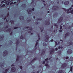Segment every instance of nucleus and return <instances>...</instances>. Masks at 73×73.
Listing matches in <instances>:
<instances>
[{"label": "nucleus", "instance_id": "64", "mask_svg": "<svg viewBox=\"0 0 73 73\" xmlns=\"http://www.w3.org/2000/svg\"><path fill=\"white\" fill-rule=\"evenodd\" d=\"M36 20L37 21H38V20H39V18H37L36 19Z\"/></svg>", "mask_w": 73, "mask_h": 73}, {"label": "nucleus", "instance_id": "19", "mask_svg": "<svg viewBox=\"0 0 73 73\" xmlns=\"http://www.w3.org/2000/svg\"><path fill=\"white\" fill-rule=\"evenodd\" d=\"M20 58V56H19L18 55L17 56V58L16 59V61H19V59Z\"/></svg>", "mask_w": 73, "mask_h": 73}, {"label": "nucleus", "instance_id": "54", "mask_svg": "<svg viewBox=\"0 0 73 73\" xmlns=\"http://www.w3.org/2000/svg\"><path fill=\"white\" fill-rule=\"evenodd\" d=\"M60 41H62V42H63V40L61 39L60 40Z\"/></svg>", "mask_w": 73, "mask_h": 73}, {"label": "nucleus", "instance_id": "4", "mask_svg": "<svg viewBox=\"0 0 73 73\" xmlns=\"http://www.w3.org/2000/svg\"><path fill=\"white\" fill-rule=\"evenodd\" d=\"M62 20H63V17H61L58 20V23H61Z\"/></svg>", "mask_w": 73, "mask_h": 73}, {"label": "nucleus", "instance_id": "2", "mask_svg": "<svg viewBox=\"0 0 73 73\" xmlns=\"http://www.w3.org/2000/svg\"><path fill=\"white\" fill-rule=\"evenodd\" d=\"M45 38L46 39H45L44 40L46 42H48V41H49V36L48 35H46L45 36Z\"/></svg>", "mask_w": 73, "mask_h": 73}, {"label": "nucleus", "instance_id": "3", "mask_svg": "<svg viewBox=\"0 0 73 73\" xmlns=\"http://www.w3.org/2000/svg\"><path fill=\"white\" fill-rule=\"evenodd\" d=\"M66 66H67V64L66 63H64L62 64L61 68L62 69H64V68H65Z\"/></svg>", "mask_w": 73, "mask_h": 73}, {"label": "nucleus", "instance_id": "53", "mask_svg": "<svg viewBox=\"0 0 73 73\" xmlns=\"http://www.w3.org/2000/svg\"><path fill=\"white\" fill-rule=\"evenodd\" d=\"M58 49H61V46H59L58 47Z\"/></svg>", "mask_w": 73, "mask_h": 73}, {"label": "nucleus", "instance_id": "42", "mask_svg": "<svg viewBox=\"0 0 73 73\" xmlns=\"http://www.w3.org/2000/svg\"><path fill=\"white\" fill-rule=\"evenodd\" d=\"M31 21V19H28L27 20V21H28L29 23Z\"/></svg>", "mask_w": 73, "mask_h": 73}, {"label": "nucleus", "instance_id": "28", "mask_svg": "<svg viewBox=\"0 0 73 73\" xmlns=\"http://www.w3.org/2000/svg\"><path fill=\"white\" fill-rule=\"evenodd\" d=\"M6 31H9V32H11V29L10 28L8 29L7 30H6Z\"/></svg>", "mask_w": 73, "mask_h": 73}, {"label": "nucleus", "instance_id": "26", "mask_svg": "<svg viewBox=\"0 0 73 73\" xmlns=\"http://www.w3.org/2000/svg\"><path fill=\"white\" fill-rule=\"evenodd\" d=\"M73 44V42H72L71 41L70 42H69V45H72V44Z\"/></svg>", "mask_w": 73, "mask_h": 73}, {"label": "nucleus", "instance_id": "56", "mask_svg": "<svg viewBox=\"0 0 73 73\" xmlns=\"http://www.w3.org/2000/svg\"><path fill=\"white\" fill-rule=\"evenodd\" d=\"M58 50V48H55V50H56V51H57Z\"/></svg>", "mask_w": 73, "mask_h": 73}, {"label": "nucleus", "instance_id": "13", "mask_svg": "<svg viewBox=\"0 0 73 73\" xmlns=\"http://www.w3.org/2000/svg\"><path fill=\"white\" fill-rule=\"evenodd\" d=\"M46 23L45 24L46 25H49L50 24V23L49 22V20L48 21H46Z\"/></svg>", "mask_w": 73, "mask_h": 73}, {"label": "nucleus", "instance_id": "5", "mask_svg": "<svg viewBox=\"0 0 73 73\" xmlns=\"http://www.w3.org/2000/svg\"><path fill=\"white\" fill-rule=\"evenodd\" d=\"M72 52H73V51L70 49H68L67 51L68 54H71Z\"/></svg>", "mask_w": 73, "mask_h": 73}, {"label": "nucleus", "instance_id": "14", "mask_svg": "<svg viewBox=\"0 0 73 73\" xmlns=\"http://www.w3.org/2000/svg\"><path fill=\"white\" fill-rule=\"evenodd\" d=\"M45 54V51L43 50L42 52V53L41 54V56H42V55H44Z\"/></svg>", "mask_w": 73, "mask_h": 73}, {"label": "nucleus", "instance_id": "12", "mask_svg": "<svg viewBox=\"0 0 73 73\" xmlns=\"http://www.w3.org/2000/svg\"><path fill=\"white\" fill-rule=\"evenodd\" d=\"M70 35V33L69 32L67 33H66L64 37L65 38H66V37H67V36H69Z\"/></svg>", "mask_w": 73, "mask_h": 73}, {"label": "nucleus", "instance_id": "46", "mask_svg": "<svg viewBox=\"0 0 73 73\" xmlns=\"http://www.w3.org/2000/svg\"><path fill=\"white\" fill-rule=\"evenodd\" d=\"M4 38V36H1V38H2V39H3Z\"/></svg>", "mask_w": 73, "mask_h": 73}, {"label": "nucleus", "instance_id": "50", "mask_svg": "<svg viewBox=\"0 0 73 73\" xmlns=\"http://www.w3.org/2000/svg\"><path fill=\"white\" fill-rule=\"evenodd\" d=\"M62 26H60V29H62Z\"/></svg>", "mask_w": 73, "mask_h": 73}, {"label": "nucleus", "instance_id": "16", "mask_svg": "<svg viewBox=\"0 0 73 73\" xmlns=\"http://www.w3.org/2000/svg\"><path fill=\"white\" fill-rule=\"evenodd\" d=\"M0 65H1V67L2 68H4V64L3 63H0Z\"/></svg>", "mask_w": 73, "mask_h": 73}, {"label": "nucleus", "instance_id": "22", "mask_svg": "<svg viewBox=\"0 0 73 73\" xmlns=\"http://www.w3.org/2000/svg\"><path fill=\"white\" fill-rule=\"evenodd\" d=\"M43 45L44 46H47V44H46L45 42H43Z\"/></svg>", "mask_w": 73, "mask_h": 73}, {"label": "nucleus", "instance_id": "20", "mask_svg": "<svg viewBox=\"0 0 73 73\" xmlns=\"http://www.w3.org/2000/svg\"><path fill=\"white\" fill-rule=\"evenodd\" d=\"M25 28H27V29H28V28H30V29H29V30H30V31L32 30V28L31 27H25Z\"/></svg>", "mask_w": 73, "mask_h": 73}, {"label": "nucleus", "instance_id": "9", "mask_svg": "<svg viewBox=\"0 0 73 73\" xmlns=\"http://www.w3.org/2000/svg\"><path fill=\"white\" fill-rule=\"evenodd\" d=\"M54 49L53 48H51V50H50V54L51 55L53 53H54Z\"/></svg>", "mask_w": 73, "mask_h": 73}, {"label": "nucleus", "instance_id": "17", "mask_svg": "<svg viewBox=\"0 0 73 73\" xmlns=\"http://www.w3.org/2000/svg\"><path fill=\"white\" fill-rule=\"evenodd\" d=\"M20 43V42H19V40H17V42L16 43V44L17 46H18V45Z\"/></svg>", "mask_w": 73, "mask_h": 73}, {"label": "nucleus", "instance_id": "51", "mask_svg": "<svg viewBox=\"0 0 73 73\" xmlns=\"http://www.w3.org/2000/svg\"><path fill=\"white\" fill-rule=\"evenodd\" d=\"M13 4V2L11 3H10V5H12V4Z\"/></svg>", "mask_w": 73, "mask_h": 73}, {"label": "nucleus", "instance_id": "21", "mask_svg": "<svg viewBox=\"0 0 73 73\" xmlns=\"http://www.w3.org/2000/svg\"><path fill=\"white\" fill-rule=\"evenodd\" d=\"M9 68L6 69L4 73H7V72L8 71V70H9Z\"/></svg>", "mask_w": 73, "mask_h": 73}, {"label": "nucleus", "instance_id": "6", "mask_svg": "<svg viewBox=\"0 0 73 73\" xmlns=\"http://www.w3.org/2000/svg\"><path fill=\"white\" fill-rule=\"evenodd\" d=\"M52 9L54 10H57V9H58V7L57 6H53V7L52 8Z\"/></svg>", "mask_w": 73, "mask_h": 73}, {"label": "nucleus", "instance_id": "11", "mask_svg": "<svg viewBox=\"0 0 73 73\" xmlns=\"http://www.w3.org/2000/svg\"><path fill=\"white\" fill-rule=\"evenodd\" d=\"M37 60V58L35 57V58L31 61V62L30 63V64L31 65H32V64L33 63V62H34V60Z\"/></svg>", "mask_w": 73, "mask_h": 73}, {"label": "nucleus", "instance_id": "23", "mask_svg": "<svg viewBox=\"0 0 73 73\" xmlns=\"http://www.w3.org/2000/svg\"><path fill=\"white\" fill-rule=\"evenodd\" d=\"M57 73H64V71L62 70H60Z\"/></svg>", "mask_w": 73, "mask_h": 73}, {"label": "nucleus", "instance_id": "31", "mask_svg": "<svg viewBox=\"0 0 73 73\" xmlns=\"http://www.w3.org/2000/svg\"><path fill=\"white\" fill-rule=\"evenodd\" d=\"M63 58H65L66 60H68V59H69V57H63Z\"/></svg>", "mask_w": 73, "mask_h": 73}, {"label": "nucleus", "instance_id": "59", "mask_svg": "<svg viewBox=\"0 0 73 73\" xmlns=\"http://www.w3.org/2000/svg\"><path fill=\"white\" fill-rule=\"evenodd\" d=\"M8 20H7V19L6 20V21L7 22V23H8Z\"/></svg>", "mask_w": 73, "mask_h": 73}, {"label": "nucleus", "instance_id": "37", "mask_svg": "<svg viewBox=\"0 0 73 73\" xmlns=\"http://www.w3.org/2000/svg\"><path fill=\"white\" fill-rule=\"evenodd\" d=\"M32 68L33 69H35V66H32Z\"/></svg>", "mask_w": 73, "mask_h": 73}, {"label": "nucleus", "instance_id": "44", "mask_svg": "<svg viewBox=\"0 0 73 73\" xmlns=\"http://www.w3.org/2000/svg\"><path fill=\"white\" fill-rule=\"evenodd\" d=\"M3 20H5V19H6V17H3Z\"/></svg>", "mask_w": 73, "mask_h": 73}, {"label": "nucleus", "instance_id": "58", "mask_svg": "<svg viewBox=\"0 0 73 73\" xmlns=\"http://www.w3.org/2000/svg\"><path fill=\"white\" fill-rule=\"evenodd\" d=\"M50 41H51V42H53V39H51L50 40Z\"/></svg>", "mask_w": 73, "mask_h": 73}, {"label": "nucleus", "instance_id": "33", "mask_svg": "<svg viewBox=\"0 0 73 73\" xmlns=\"http://www.w3.org/2000/svg\"><path fill=\"white\" fill-rule=\"evenodd\" d=\"M38 42H36V44H35V48H36V47L37 45L38 44Z\"/></svg>", "mask_w": 73, "mask_h": 73}, {"label": "nucleus", "instance_id": "24", "mask_svg": "<svg viewBox=\"0 0 73 73\" xmlns=\"http://www.w3.org/2000/svg\"><path fill=\"white\" fill-rule=\"evenodd\" d=\"M54 26L56 27V28H58V25L57 24V23L55 24H54Z\"/></svg>", "mask_w": 73, "mask_h": 73}, {"label": "nucleus", "instance_id": "48", "mask_svg": "<svg viewBox=\"0 0 73 73\" xmlns=\"http://www.w3.org/2000/svg\"><path fill=\"white\" fill-rule=\"evenodd\" d=\"M13 33V32L12 31L11 33L10 34V36H12V35Z\"/></svg>", "mask_w": 73, "mask_h": 73}, {"label": "nucleus", "instance_id": "30", "mask_svg": "<svg viewBox=\"0 0 73 73\" xmlns=\"http://www.w3.org/2000/svg\"><path fill=\"white\" fill-rule=\"evenodd\" d=\"M10 23H11L12 22H13V24H14V23H15V21H14L13 20H11L10 21Z\"/></svg>", "mask_w": 73, "mask_h": 73}, {"label": "nucleus", "instance_id": "1", "mask_svg": "<svg viewBox=\"0 0 73 73\" xmlns=\"http://www.w3.org/2000/svg\"><path fill=\"white\" fill-rule=\"evenodd\" d=\"M8 51L5 50L3 52V57H5L6 56H7V55H8Z\"/></svg>", "mask_w": 73, "mask_h": 73}, {"label": "nucleus", "instance_id": "39", "mask_svg": "<svg viewBox=\"0 0 73 73\" xmlns=\"http://www.w3.org/2000/svg\"><path fill=\"white\" fill-rule=\"evenodd\" d=\"M58 45V43H57V42L55 41V46H56V45Z\"/></svg>", "mask_w": 73, "mask_h": 73}, {"label": "nucleus", "instance_id": "52", "mask_svg": "<svg viewBox=\"0 0 73 73\" xmlns=\"http://www.w3.org/2000/svg\"><path fill=\"white\" fill-rule=\"evenodd\" d=\"M33 3H34V1H33V0H32V1L31 3H32V4H33Z\"/></svg>", "mask_w": 73, "mask_h": 73}, {"label": "nucleus", "instance_id": "29", "mask_svg": "<svg viewBox=\"0 0 73 73\" xmlns=\"http://www.w3.org/2000/svg\"><path fill=\"white\" fill-rule=\"evenodd\" d=\"M73 58H70L69 59V60L70 61H72H72H73Z\"/></svg>", "mask_w": 73, "mask_h": 73}, {"label": "nucleus", "instance_id": "25", "mask_svg": "<svg viewBox=\"0 0 73 73\" xmlns=\"http://www.w3.org/2000/svg\"><path fill=\"white\" fill-rule=\"evenodd\" d=\"M62 9H64L65 12H66V11H67V12L69 11V9H67V10H66V9L64 8H62Z\"/></svg>", "mask_w": 73, "mask_h": 73}, {"label": "nucleus", "instance_id": "7", "mask_svg": "<svg viewBox=\"0 0 73 73\" xmlns=\"http://www.w3.org/2000/svg\"><path fill=\"white\" fill-rule=\"evenodd\" d=\"M11 70L12 72H16V68L15 67H12L11 68Z\"/></svg>", "mask_w": 73, "mask_h": 73}, {"label": "nucleus", "instance_id": "45", "mask_svg": "<svg viewBox=\"0 0 73 73\" xmlns=\"http://www.w3.org/2000/svg\"><path fill=\"white\" fill-rule=\"evenodd\" d=\"M20 68L21 69H22V68H23V66H20Z\"/></svg>", "mask_w": 73, "mask_h": 73}, {"label": "nucleus", "instance_id": "15", "mask_svg": "<svg viewBox=\"0 0 73 73\" xmlns=\"http://www.w3.org/2000/svg\"><path fill=\"white\" fill-rule=\"evenodd\" d=\"M37 35L38 37V40H37V41H38V42H39V41H40V34L38 33L37 34Z\"/></svg>", "mask_w": 73, "mask_h": 73}, {"label": "nucleus", "instance_id": "49", "mask_svg": "<svg viewBox=\"0 0 73 73\" xmlns=\"http://www.w3.org/2000/svg\"><path fill=\"white\" fill-rule=\"evenodd\" d=\"M45 61H43L42 62V64H45Z\"/></svg>", "mask_w": 73, "mask_h": 73}, {"label": "nucleus", "instance_id": "62", "mask_svg": "<svg viewBox=\"0 0 73 73\" xmlns=\"http://www.w3.org/2000/svg\"><path fill=\"white\" fill-rule=\"evenodd\" d=\"M32 11H35V8H33L32 9Z\"/></svg>", "mask_w": 73, "mask_h": 73}, {"label": "nucleus", "instance_id": "36", "mask_svg": "<svg viewBox=\"0 0 73 73\" xmlns=\"http://www.w3.org/2000/svg\"><path fill=\"white\" fill-rule=\"evenodd\" d=\"M8 27H9V26L8 25H7L5 27V29H7V28H8Z\"/></svg>", "mask_w": 73, "mask_h": 73}, {"label": "nucleus", "instance_id": "38", "mask_svg": "<svg viewBox=\"0 0 73 73\" xmlns=\"http://www.w3.org/2000/svg\"><path fill=\"white\" fill-rule=\"evenodd\" d=\"M5 4H3V5L1 6V7H5Z\"/></svg>", "mask_w": 73, "mask_h": 73}, {"label": "nucleus", "instance_id": "10", "mask_svg": "<svg viewBox=\"0 0 73 73\" xmlns=\"http://www.w3.org/2000/svg\"><path fill=\"white\" fill-rule=\"evenodd\" d=\"M19 19L20 20H23L24 19V17L23 16H20L19 17Z\"/></svg>", "mask_w": 73, "mask_h": 73}, {"label": "nucleus", "instance_id": "32", "mask_svg": "<svg viewBox=\"0 0 73 73\" xmlns=\"http://www.w3.org/2000/svg\"><path fill=\"white\" fill-rule=\"evenodd\" d=\"M21 39H23L24 38V36H23V35H21V37H20Z\"/></svg>", "mask_w": 73, "mask_h": 73}, {"label": "nucleus", "instance_id": "61", "mask_svg": "<svg viewBox=\"0 0 73 73\" xmlns=\"http://www.w3.org/2000/svg\"><path fill=\"white\" fill-rule=\"evenodd\" d=\"M58 53H59V54H60H60H61V51H59V52H58Z\"/></svg>", "mask_w": 73, "mask_h": 73}, {"label": "nucleus", "instance_id": "27", "mask_svg": "<svg viewBox=\"0 0 73 73\" xmlns=\"http://www.w3.org/2000/svg\"><path fill=\"white\" fill-rule=\"evenodd\" d=\"M73 10H71L70 11V13H72V14H73V8L72 9Z\"/></svg>", "mask_w": 73, "mask_h": 73}, {"label": "nucleus", "instance_id": "40", "mask_svg": "<svg viewBox=\"0 0 73 73\" xmlns=\"http://www.w3.org/2000/svg\"><path fill=\"white\" fill-rule=\"evenodd\" d=\"M39 23V22H36L35 23V24L36 25H37L38 24V23Z\"/></svg>", "mask_w": 73, "mask_h": 73}, {"label": "nucleus", "instance_id": "41", "mask_svg": "<svg viewBox=\"0 0 73 73\" xmlns=\"http://www.w3.org/2000/svg\"><path fill=\"white\" fill-rule=\"evenodd\" d=\"M17 28H19V27H14V29H17Z\"/></svg>", "mask_w": 73, "mask_h": 73}, {"label": "nucleus", "instance_id": "47", "mask_svg": "<svg viewBox=\"0 0 73 73\" xmlns=\"http://www.w3.org/2000/svg\"><path fill=\"white\" fill-rule=\"evenodd\" d=\"M39 20H42V19L41 18H39Z\"/></svg>", "mask_w": 73, "mask_h": 73}, {"label": "nucleus", "instance_id": "63", "mask_svg": "<svg viewBox=\"0 0 73 73\" xmlns=\"http://www.w3.org/2000/svg\"><path fill=\"white\" fill-rule=\"evenodd\" d=\"M59 32H62V30H59Z\"/></svg>", "mask_w": 73, "mask_h": 73}, {"label": "nucleus", "instance_id": "55", "mask_svg": "<svg viewBox=\"0 0 73 73\" xmlns=\"http://www.w3.org/2000/svg\"><path fill=\"white\" fill-rule=\"evenodd\" d=\"M72 9V8L70 7L69 9V10H71V9Z\"/></svg>", "mask_w": 73, "mask_h": 73}, {"label": "nucleus", "instance_id": "43", "mask_svg": "<svg viewBox=\"0 0 73 73\" xmlns=\"http://www.w3.org/2000/svg\"><path fill=\"white\" fill-rule=\"evenodd\" d=\"M48 58H46V59L44 61H48Z\"/></svg>", "mask_w": 73, "mask_h": 73}, {"label": "nucleus", "instance_id": "34", "mask_svg": "<svg viewBox=\"0 0 73 73\" xmlns=\"http://www.w3.org/2000/svg\"><path fill=\"white\" fill-rule=\"evenodd\" d=\"M72 66L71 67L70 70V72H72Z\"/></svg>", "mask_w": 73, "mask_h": 73}, {"label": "nucleus", "instance_id": "60", "mask_svg": "<svg viewBox=\"0 0 73 73\" xmlns=\"http://www.w3.org/2000/svg\"><path fill=\"white\" fill-rule=\"evenodd\" d=\"M7 16H9V13H7Z\"/></svg>", "mask_w": 73, "mask_h": 73}, {"label": "nucleus", "instance_id": "57", "mask_svg": "<svg viewBox=\"0 0 73 73\" xmlns=\"http://www.w3.org/2000/svg\"><path fill=\"white\" fill-rule=\"evenodd\" d=\"M4 2V1H3L2 2H1V4H2V3H3Z\"/></svg>", "mask_w": 73, "mask_h": 73}, {"label": "nucleus", "instance_id": "8", "mask_svg": "<svg viewBox=\"0 0 73 73\" xmlns=\"http://www.w3.org/2000/svg\"><path fill=\"white\" fill-rule=\"evenodd\" d=\"M27 12H28L29 15H31V13L32 12V10H30L29 9H27Z\"/></svg>", "mask_w": 73, "mask_h": 73}, {"label": "nucleus", "instance_id": "35", "mask_svg": "<svg viewBox=\"0 0 73 73\" xmlns=\"http://www.w3.org/2000/svg\"><path fill=\"white\" fill-rule=\"evenodd\" d=\"M45 66H47V67H48L49 66V65H48V64L47 63H46L45 64Z\"/></svg>", "mask_w": 73, "mask_h": 73}, {"label": "nucleus", "instance_id": "18", "mask_svg": "<svg viewBox=\"0 0 73 73\" xmlns=\"http://www.w3.org/2000/svg\"><path fill=\"white\" fill-rule=\"evenodd\" d=\"M69 4V1H68L64 2L65 5H68Z\"/></svg>", "mask_w": 73, "mask_h": 73}]
</instances>
